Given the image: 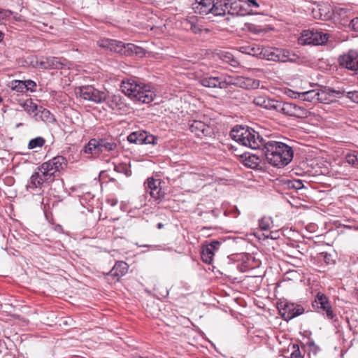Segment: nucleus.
<instances>
[{
  "label": "nucleus",
  "instance_id": "obj_1",
  "mask_svg": "<svg viewBox=\"0 0 358 358\" xmlns=\"http://www.w3.org/2000/svg\"><path fill=\"white\" fill-rule=\"evenodd\" d=\"M199 83L206 87L225 89L229 85H236L245 89H256L259 81L242 76H213L209 75L200 78Z\"/></svg>",
  "mask_w": 358,
  "mask_h": 358
},
{
  "label": "nucleus",
  "instance_id": "obj_2",
  "mask_svg": "<svg viewBox=\"0 0 358 358\" xmlns=\"http://www.w3.org/2000/svg\"><path fill=\"white\" fill-rule=\"evenodd\" d=\"M261 148L267 162L273 166L284 167L291 162V147L284 143L264 141Z\"/></svg>",
  "mask_w": 358,
  "mask_h": 358
},
{
  "label": "nucleus",
  "instance_id": "obj_3",
  "mask_svg": "<svg viewBox=\"0 0 358 358\" xmlns=\"http://www.w3.org/2000/svg\"><path fill=\"white\" fill-rule=\"evenodd\" d=\"M122 92L131 100L143 103H149L154 100L155 92L150 85L141 83L136 78L123 80L121 83Z\"/></svg>",
  "mask_w": 358,
  "mask_h": 358
},
{
  "label": "nucleus",
  "instance_id": "obj_4",
  "mask_svg": "<svg viewBox=\"0 0 358 358\" xmlns=\"http://www.w3.org/2000/svg\"><path fill=\"white\" fill-rule=\"evenodd\" d=\"M117 144L113 138H92L84 147L83 151L85 153L96 156L101 153L114 151L117 149Z\"/></svg>",
  "mask_w": 358,
  "mask_h": 358
},
{
  "label": "nucleus",
  "instance_id": "obj_5",
  "mask_svg": "<svg viewBox=\"0 0 358 358\" xmlns=\"http://www.w3.org/2000/svg\"><path fill=\"white\" fill-rule=\"evenodd\" d=\"M67 166V161L63 156H57L43 163L37 168V170L43 173L45 176L50 180H54L57 173L63 171Z\"/></svg>",
  "mask_w": 358,
  "mask_h": 358
},
{
  "label": "nucleus",
  "instance_id": "obj_6",
  "mask_svg": "<svg viewBox=\"0 0 358 358\" xmlns=\"http://www.w3.org/2000/svg\"><path fill=\"white\" fill-rule=\"evenodd\" d=\"M203 120H193L189 122L191 132L199 138H213L215 136V124L211 120L203 117Z\"/></svg>",
  "mask_w": 358,
  "mask_h": 358
},
{
  "label": "nucleus",
  "instance_id": "obj_7",
  "mask_svg": "<svg viewBox=\"0 0 358 358\" xmlns=\"http://www.w3.org/2000/svg\"><path fill=\"white\" fill-rule=\"evenodd\" d=\"M329 39V34L315 29L302 31L297 37V43L301 45H322Z\"/></svg>",
  "mask_w": 358,
  "mask_h": 358
},
{
  "label": "nucleus",
  "instance_id": "obj_8",
  "mask_svg": "<svg viewBox=\"0 0 358 358\" xmlns=\"http://www.w3.org/2000/svg\"><path fill=\"white\" fill-rule=\"evenodd\" d=\"M33 67L41 69H60L66 66L67 61L62 57H42L31 62Z\"/></svg>",
  "mask_w": 358,
  "mask_h": 358
},
{
  "label": "nucleus",
  "instance_id": "obj_9",
  "mask_svg": "<svg viewBox=\"0 0 358 358\" xmlns=\"http://www.w3.org/2000/svg\"><path fill=\"white\" fill-rule=\"evenodd\" d=\"M80 96L85 100L96 103L103 102L107 98V90H99L92 85L81 86L78 89Z\"/></svg>",
  "mask_w": 358,
  "mask_h": 358
},
{
  "label": "nucleus",
  "instance_id": "obj_10",
  "mask_svg": "<svg viewBox=\"0 0 358 358\" xmlns=\"http://www.w3.org/2000/svg\"><path fill=\"white\" fill-rule=\"evenodd\" d=\"M313 306L318 309V311L325 316L327 320L331 321L336 320V314L334 312L332 306L324 294L318 292Z\"/></svg>",
  "mask_w": 358,
  "mask_h": 358
},
{
  "label": "nucleus",
  "instance_id": "obj_11",
  "mask_svg": "<svg viewBox=\"0 0 358 358\" xmlns=\"http://www.w3.org/2000/svg\"><path fill=\"white\" fill-rule=\"evenodd\" d=\"M127 141L131 143L138 145H156L158 141V137L149 134L145 130H138L129 134L127 136Z\"/></svg>",
  "mask_w": 358,
  "mask_h": 358
},
{
  "label": "nucleus",
  "instance_id": "obj_12",
  "mask_svg": "<svg viewBox=\"0 0 358 358\" xmlns=\"http://www.w3.org/2000/svg\"><path fill=\"white\" fill-rule=\"evenodd\" d=\"M264 142V141L262 138H260L257 132L251 128L247 127L244 141H242L240 145L256 150L260 149Z\"/></svg>",
  "mask_w": 358,
  "mask_h": 358
},
{
  "label": "nucleus",
  "instance_id": "obj_13",
  "mask_svg": "<svg viewBox=\"0 0 358 358\" xmlns=\"http://www.w3.org/2000/svg\"><path fill=\"white\" fill-rule=\"evenodd\" d=\"M307 190L308 188L303 185L301 180L292 177V207H298V201L301 199L305 201L304 198L301 199L299 196L303 197Z\"/></svg>",
  "mask_w": 358,
  "mask_h": 358
},
{
  "label": "nucleus",
  "instance_id": "obj_14",
  "mask_svg": "<svg viewBox=\"0 0 358 358\" xmlns=\"http://www.w3.org/2000/svg\"><path fill=\"white\" fill-rule=\"evenodd\" d=\"M160 185V180L153 178H148L145 182L146 192L155 200H159L163 196Z\"/></svg>",
  "mask_w": 358,
  "mask_h": 358
},
{
  "label": "nucleus",
  "instance_id": "obj_15",
  "mask_svg": "<svg viewBox=\"0 0 358 358\" xmlns=\"http://www.w3.org/2000/svg\"><path fill=\"white\" fill-rule=\"evenodd\" d=\"M220 242L212 241L210 243L204 245L201 251V259L206 264H211L213 260L215 252L219 248Z\"/></svg>",
  "mask_w": 358,
  "mask_h": 358
},
{
  "label": "nucleus",
  "instance_id": "obj_16",
  "mask_svg": "<svg viewBox=\"0 0 358 358\" xmlns=\"http://www.w3.org/2000/svg\"><path fill=\"white\" fill-rule=\"evenodd\" d=\"M345 92H340L330 89H324L318 90L317 101L320 103L329 104L335 101L338 95L343 94Z\"/></svg>",
  "mask_w": 358,
  "mask_h": 358
},
{
  "label": "nucleus",
  "instance_id": "obj_17",
  "mask_svg": "<svg viewBox=\"0 0 358 358\" xmlns=\"http://www.w3.org/2000/svg\"><path fill=\"white\" fill-rule=\"evenodd\" d=\"M50 182V180L48 178V177L45 176L43 173H41L38 170L37 171L34 172L30 177L28 184L27 185V188L28 189H36L37 188L41 189V186L45 182Z\"/></svg>",
  "mask_w": 358,
  "mask_h": 358
},
{
  "label": "nucleus",
  "instance_id": "obj_18",
  "mask_svg": "<svg viewBox=\"0 0 358 358\" xmlns=\"http://www.w3.org/2000/svg\"><path fill=\"white\" fill-rule=\"evenodd\" d=\"M182 26L183 29L187 31H191L194 34H200L203 30V26L195 16H191L185 19L182 22Z\"/></svg>",
  "mask_w": 358,
  "mask_h": 358
},
{
  "label": "nucleus",
  "instance_id": "obj_19",
  "mask_svg": "<svg viewBox=\"0 0 358 358\" xmlns=\"http://www.w3.org/2000/svg\"><path fill=\"white\" fill-rule=\"evenodd\" d=\"M318 90H311L303 92L292 90V99H300L309 102L317 101Z\"/></svg>",
  "mask_w": 358,
  "mask_h": 358
},
{
  "label": "nucleus",
  "instance_id": "obj_20",
  "mask_svg": "<svg viewBox=\"0 0 358 358\" xmlns=\"http://www.w3.org/2000/svg\"><path fill=\"white\" fill-rule=\"evenodd\" d=\"M243 164L250 169H261V159L255 154L245 153L241 155Z\"/></svg>",
  "mask_w": 358,
  "mask_h": 358
},
{
  "label": "nucleus",
  "instance_id": "obj_21",
  "mask_svg": "<svg viewBox=\"0 0 358 358\" xmlns=\"http://www.w3.org/2000/svg\"><path fill=\"white\" fill-rule=\"evenodd\" d=\"M213 0H195L192 8L196 13L207 15L210 13L211 6Z\"/></svg>",
  "mask_w": 358,
  "mask_h": 358
},
{
  "label": "nucleus",
  "instance_id": "obj_22",
  "mask_svg": "<svg viewBox=\"0 0 358 358\" xmlns=\"http://www.w3.org/2000/svg\"><path fill=\"white\" fill-rule=\"evenodd\" d=\"M129 266L125 262H117L113 268L110 271L109 274L115 278L116 280L124 275L128 271Z\"/></svg>",
  "mask_w": 358,
  "mask_h": 358
},
{
  "label": "nucleus",
  "instance_id": "obj_23",
  "mask_svg": "<svg viewBox=\"0 0 358 358\" xmlns=\"http://www.w3.org/2000/svg\"><path fill=\"white\" fill-rule=\"evenodd\" d=\"M227 0H220L217 2L213 1L210 13H212L215 16H223L227 13Z\"/></svg>",
  "mask_w": 358,
  "mask_h": 358
},
{
  "label": "nucleus",
  "instance_id": "obj_24",
  "mask_svg": "<svg viewBox=\"0 0 358 358\" xmlns=\"http://www.w3.org/2000/svg\"><path fill=\"white\" fill-rule=\"evenodd\" d=\"M227 7L228 10L227 13L231 15H244L242 6L241 4V1L236 0H227Z\"/></svg>",
  "mask_w": 358,
  "mask_h": 358
},
{
  "label": "nucleus",
  "instance_id": "obj_25",
  "mask_svg": "<svg viewBox=\"0 0 358 358\" xmlns=\"http://www.w3.org/2000/svg\"><path fill=\"white\" fill-rule=\"evenodd\" d=\"M247 127L242 126H236L232 129L230 132V136L231 138L241 144L242 141H244Z\"/></svg>",
  "mask_w": 358,
  "mask_h": 358
},
{
  "label": "nucleus",
  "instance_id": "obj_26",
  "mask_svg": "<svg viewBox=\"0 0 358 358\" xmlns=\"http://www.w3.org/2000/svg\"><path fill=\"white\" fill-rule=\"evenodd\" d=\"M107 98L104 101L112 110L120 109L122 104V99L120 95L109 94L107 91Z\"/></svg>",
  "mask_w": 358,
  "mask_h": 358
},
{
  "label": "nucleus",
  "instance_id": "obj_27",
  "mask_svg": "<svg viewBox=\"0 0 358 358\" xmlns=\"http://www.w3.org/2000/svg\"><path fill=\"white\" fill-rule=\"evenodd\" d=\"M34 118L36 121L41 120L48 122H50L55 120L50 110L44 108L41 106H39L37 113L34 114Z\"/></svg>",
  "mask_w": 358,
  "mask_h": 358
},
{
  "label": "nucleus",
  "instance_id": "obj_28",
  "mask_svg": "<svg viewBox=\"0 0 358 358\" xmlns=\"http://www.w3.org/2000/svg\"><path fill=\"white\" fill-rule=\"evenodd\" d=\"M24 110L29 115L34 117V114L38 111L40 106L34 103L31 99H27L20 103Z\"/></svg>",
  "mask_w": 358,
  "mask_h": 358
},
{
  "label": "nucleus",
  "instance_id": "obj_29",
  "mask_svg": "<svg viewBox=\"0 0 358 358\" xmlns=\"http://www.w3.org/2000/svg\"><path fill=\"white\" fill-rule=\"evenodd\" d=\"M272 108L285 115H291V103H289L274 100Z\"/></svg>",
  "mask_w": 358,
  "mask_h": 358
},
{
  "label": "nucleus",
  "instance_id": "obj_30",
  "mask_svg": "<svg viewBox=\"0 0 358 358\" xmlns=\"http://www.w3.org/2000/svg\"><path fill=\"white\" fill-rule=\"evenodd\" d=\"M308 111L303 106H299L292 103V117L305 118L308 117Z\"/></svg>",
  "mask_w": 358,
  "mask_h": 358
},
{
  "label": "nucleus",
  "instance_id": "obj_31",
  "mask_svg": "<svg viewBox=\"0 0 358 358\" xmlns=\"http://www.w3.org/2000/svg\"><path fill=\"white\" fill-rule=\"evenodd\" d=\"M274 100L266 99L264 96H257L254 99V103L266 109H272Z\"/></svg>",
  "mask_w": 358,
  "mask_h": 358
},
{
  "label": "nucleus",
  "instance_id": "obj_32",
  "mask_svg": "<svg viewBox=\"0 0 358 358\" xmlns=\"http://www.w3.org/2000/svg\"><path fill=\"white\" fill-rule=\"evenodd\" d=\"M111 51L118 53H126L127 51V44L122 41L113 40L111 45Z\"/></svg>",
  "mask_w": 358,
  "mask_h": 358
},
{
  "label": "nucleus",
  "instance_id": "obj_33",
  "mask_svg": "<svg viewBox=\"0 0 358 358\" xmlns=\"http://www.w3.org/2000/svg\"><path fill=\"white\" fill-rule=\"evenodd\" d=\"M265 58L267 60L271 61H277L278 54H277V48H263L262 57Z\"/></svg>",
  "mask_w": 358,
  "mask_h": 358
},
{
  "label": "nucleus",
  "instance_id": "obj_34",
  "mask_svg": "<svg viewBox=\"0 0 358 358\" xmlns=\"http://www.w3.org/2000/svg\"><path fill=\"white\" fill-rule=\"evenodd\" d=\"M25 86V83L19 80H13L10 84L11 90L19 93H24L27 92Z\"/></svg>",
  "mask_w": 358,
  "mask_h": 358
},
{
  "label": "nucleus",
  "instance_id": "obj_35",
  "mask_svg": "<svg viewBox=\"0 0 358 358\" xmlns=\"http://www.w3.org/2000/svg\"><path fill=\"white\" fill-rule=\"evenodd\" d=\"M45 143V140L41 136L32 138L28 143V148L32 150L36 148H42Z\"/></svg>",
  "mask_w": 358,
  "mask_h": 358
},
{
  "label": "nucleus",
  "instance_id": "obj_36",
  "mask_svg": "<svg viewBox=\"0 0 358 358\" xmlns=\"http://www.w3.org/2000/svg\"><path fill=\"white\" fill-rule=\"evenodd\" d=\"M278 62H286L290 60V53L288 50L277 48Z\"/></svg>",
  "mask_w": 358,
  "mask_h": 358
},
{
  "label": "nucleus",
  "instance_id": "obj_37",
  "mask_svg": "<svg viewBox=\"0 0 358 358\" xmlns=\"http://www.w3.org/2000/svg\"><path fill=\"white\" fill-rule=\"evenodd\" d=\"M127 51H130L131 52L138 55L140 57H143L145 54V50L139 46H137L132 43H127Z\"/></svg>",
  "mask_w": 358,
  "mask_h": 358
},
{
  "label": "nucleus",
  "instance_id": "obj_38",
  "mask_svg": "<svg viewBox=\"0 0 358 358\" xmlns=\"http://www.w3.org/2000/svg\"><path fill=\"white\" fill-rule=\"evenodd\" d=\"M345 161L352 166L358 168V152L347 154L345 156Z\"/></svg>",
  "mask_w": 358,
  "mask_h": 358
},
{
  "label": "nucleus",
  "instance_id": "obj_39",
  "mask_svg": "<svg viewBox=\"0 0 358 358\" xmlns=\"http://www.w3.org/2000/svg\"><path fill=\"white\" fill-rule=\"evenodd\" d=\"M320 18L322 20H330L332 17V13L330 11V8L329 6H324L322 8H320Z\"/></svg>",
  "mask_w": 358,
  "mask_h": 358
},
{
  "label": "nucleus",
  "instance_id": "obj_40",
  "mask_svg": "<svg viewBox=\"0 0 358 358\" xmlns=\"http://www.w3.org/2000/svg\"><path fill=\"white\" fill-rule=\"evenodd\" d=\"M245 52L248 55L262 57L263 48H260L258 46L256 47H248Z\"/></svg>",
  "mask_w": 358,
  "mask_h": 358
},
{
  "label": "nucleus",
  "instance_id": "obj_41",
  "mask_svg": "<svg viewBox=\"0 0 358 358\" xmlns=\"http://www.w3.org/2000/svg\"><path fill=\"white\" fill-rule=\"evenodd\" d=\"M278 312L282 317V318L288 322L291 320V307L290 306L286 309L283 308V310H278Z\"/></svg>",
  "mask_w": 358,
  "mask_h": 358
},
{
  "label": "nucleus",
  "instance_id": "obj_42",
  "mask_svg": "<svg viewBox=\"0 0 358 358\" xmlns=\"http://www.w3.org/2000/svg\"><path fill=\"white\" fill-rule=\"evenodd\" d=\"M306 262V258H302L298 256H292V266L294 267L301 268L303 266Z\"/></svg>",
  "mask_w": 358,
  "mask_h": 358
},
{
  "label": "nucleus",
  "instance_id": "obj_43",
  "mask_svg": "<svg viewBox=\"0 0 358 358\" xmlns=\"http://www.w3.org/2000/svg\"><path fill=\"white\" fill-rule=\"evenodd\" d=\"M304 313L302 306L292 303V318L299 316Z\"/></svg>",
  "mask_w": 358,
  "mask_h": 358
},
{
  "label": "nucleus",
  "instance_id": "obj_44",
  "mask_svg": "<svg viewBox=\"0 0 358 358\" xmlns=\"http://www.w3.org/2000/svg\"><path fill=\"white\" fill-rule=\"evenodd\" d=\"M114 170L117 173H122L129 176L131 174V171L126 164H119L115 166Z\"/></svg>",
  "mask_w": 358,
  "mask_h": 358
},
{
  "label": "nucleus",
  "instance_id": "obj_45",
  "mask_svg": "<svg viewBox=\"0 0 358 358\" xmlns=\"http://www.w3.org/2000/svg\"><path fill=\"white\" fill-rule=\"evenodd\" d=\"M270 223H271L270 218H266V217L262 218L259 222V228L262 230L266 231L268 229H270Z\"/></svg>",
  "mask_w": 358,
  "mask_h": 358
},
{
  "label": "nucleus",
  "instance_id": "obj_46",
  "mask_svg": "<svg viewBox=\"0 0 358 358\" xmlns=\"http://www.w3.org/2000/svg\"><path fill=\"white\" fill-rule=\"evenodd\" d=\"M112 42V39L106 38L99 41L98 44L100 47H102L111 51Z\"/></svg>",
  "mask_w": 358,
  "mask_h": 358
},
{
  "label": "nucleus",
  "instance_id": "obj_47",
  "mask_svg": "<svg viewBox=\"0 0 358 358\" xmlns=\"http://www.w3.org/2000/svg\"><path fill=\"white\" fill-rule=\"evenodd\" d=\"M13 15V12L10 10L0 8V20L10 19Z\"/></svg>",
  "mask_w": 358,
  "mask_h": 358
},
{
  "label": "nucleus",
  "instance_id": "obj_48",
  "mask_svg": "<svg viewBox=\"0 0 358 358\" xmlns=\"http://www.w3.org/2000/svg\"><path fill=\"white\" fill-rule=\"evenodd\" d=\"M345 96L352 101L358 103V91H350L345 93Z\"/></svg>",
  "mask_w": 358,
  "mask_h": 358
},
{
  "label": "nucleus",
  "instance_id": "obj_49",
  "mask_svg": "<svg viewBox=\"0 0 358 358\" xmlns=\"http://www.w3.org/2000/svg\"><path fill=\"white\" fill-rule=\"evenodd\" d=\"M23 82L25 83V85H26L25 88H27V92L28 90H30L31 92L35 91V88L36 87V84L35 82H34L31 80H24Z\"/></svg>",
  "mask_w": 358,
  "mask_h": 358
},
{
  "label": "nucleus",
  "instance_id": "obj_50",
  "mask_svg": "<svg viewBox=\"0 0 358 358\" xmlns=\"http://www.w3.org/2000/svg\"><path fill=\"white\" fill-rule=\"evenodd\" d=\"M298 248V244L294 245V243H292V256H298L302 258H305V255L301 252H300Z\"/></svg>",
  "mask_w": 358,
  "mask_h": 358
},
{
  "label": "nucleus",
  "instance_id": "obj_51",
  "mask_svg": "<svg viewBox=\"0 0 358 358\" xmlns=\"http://www.w3.org/2000/svg\"><path fill=\"white\" fill-rule=\"evenodd\" d=\"M292 358H303L300 355H299V346L297 345H292Z\"/></svg>",
  "mask_w": 358,
  "mask_h": 358
},
{
  "label": "nucleus",
  "instance_id": "obj_52",
  "mask_svg": "<svg viewBox=\"0 0 358 358\" xmlns=\"http://www.w3.org/2000/svg\"><path fill=\"white\" fill-rule=\"evenodd\" d=\"M248 29L251 31V32H253L255 34H259L260 33L262 30L260 27L255 25V24H248Z\"/></svg>",
  "mask_w": 358,
  "mask_h": 358
},
{
  "label": "nucleus",
  "instance_id": "obj_53",
  "mask_svg": "<svg viewBox=\"0 0 358 358\" xmlns=\"http://www.w3.org/2000/svg\"><path fill=\"white\" fill-rule=\"evenodd\" d=\"M289 306V304L287 301L280 300L277 303L278 310H283V308L286 309V308H287Z\"/></svg>",
  "mask_w": 358,
  "mask_h": 358
},
{
  "label": "nucleus",
  "instance_id": "obj_54",
  "mask_svg": "<svg viewBox=\"0 0 358 358\" xmlns=\"http://www.w3.org/2000/svg\"><path fill=\"white\" fill-rule=\"evenodd\" d=\"M350 27L355 31H358V17L350 21Z\"/></svg>",
  "mask_w": 358,
  "mask_h": 358
},
{
  "label": "nucleus",
  "instance_id": "obj_55",
  "mask_svg": "<svg viewBox=\"0 0 358 358\" xmlns=\"http://www.w3.org/2000/svg\"><path fill=\"white\" fill-rule=\"evenodd\" d=\"M322 255L324 257V262L327 264H331L333 263V260L331 259V255H329L327 253H322Z\"/></svg>",
  "mask_w": 358,
  "mask_h": 358
},
{
  "label": "nucleus",
  "instance_id": "obj_56",
  "mask_svg": "<svg viewBox=\"0 0 358 358\" xmlns=\"http://www.w3.org/2000/svg\"><path fill=\"white\" fill-rule=\"evenodd\" d=\"M246 3L249 7H259V3L256 0H247Z\"/></svg>",
  "mask_w": 358,
  "mask_h": 358
},
{
  "label": "nucleus",
  "instance_id": "obj_57",
  "mask_svg": "<svg viewBox=\"0 0 358 358\" xmlns=\"http://www.w3.org/2000/svg\"><path fill=\"white\" fill-rule=\"evenodd\" d=\"M13 18L15 21H20L21 20V16L18 15L17 13H14L13 15Z\"/></svg>",
  "mask_w": 358,
  "mask_h": 358
},
{
  "label": "nucleus",
  "instance_id": "obj_58",
  "mask_svg": "<svg viewBox=\"0 0 358 358\" xmlns=\"http://www.w3.org/2000/svg\"><path fill=\"white\" fill-rule=\"evenodd\" d=\"M276 233L271 232L269 235H266V238H271L272 239H276L278 237L275 236Z\"/></svg>",
  "mask_w": 358,
  "mask_h": 358
},
{
  "label": "nucleus",
  "instance_id": "obj_59",
  "mask_svg": "<svg viewBox=\"0 0 358 358\" xmlns=\"http://www.w3.org/2000/svg\"><path fill=\"white\" fill-rule=\"evenodd\" d=\"M108 202H110L111 206H115L117 203V200L112 199L111 201L109 200Z\"/></svg>",
  "mask_w": 358,
  "mask_h": 358
},
{
  "label": "nucleus",
  "instance_id": "obj_60",
  "mask_svg": "<svg viewBox=\"0 0 358 358\" xmlns=\"http://www.w3.org/2000/svg\"><path fill=\"white\" fill-rule=\"evenodd\" d=\"M237 62L235 59H232V60L231 61V65L235 66Z\"/></svg>",
  "mask_w": 358,
  "mask_h": 358
},
{
  "label": "nucleus",
  "instance_id": "obj_61",
  "mask_svg": "<svg viewBox=\"0 0 358 358\" xmlns=\"http://www.w3.org/2000/svg\"><path fill=\"white\" fill-rule=\"evenodd\" d=\"M3 39V34L1 31H0V42H1Z\"/></svg>",
  "mask_w": 358,
  "mask_h": 358
},
{
  "label": "nucleus",
  "instance_id": "obj_62",
  "mask_svg": "<svg viewBox=\"0 0 358 358\" xmlns=\"http://www.w3.org/2000/svg\"><path fill=\"white\" fill-rule=\"evenodd\" d=\"M294 83H295L294 87H297V84H298V83H299V79H298V78H294Z\"/></svg>",
  "mask_w": 358,
  "mask_h": 358
},
{
  "label": "nucleus",
  "instance_id": "obj_63",
  "mask_svg": "<svg viewBox=\"0 0 358 358\" xmlns=\"http://www.w3.org/2000/svg\"><path fill=\"white\" fill-rule=\"evenodd\" d=\"M163 224L162 223H158L157 224V228L158 229H162L163 227Z\"/></svg>",
  "mask_w": 358,
  "mask_h": 358
},
{
  "label": "nucleus",
  "instance_id": "obj_64",
  "mask_svg": "<svg viewBox=\"0 0 358 358\" xmlns=\"http://www.w3.org/2000/svg\"><path fill=\"white\" fill-rule=\"evenodd\" d=\"M295 56H296L295 54H292V62L295 60V59L294 58Z\"/></svg>",
  "mask_w": 358,
  "mask_h": 358
}]
</instances>
